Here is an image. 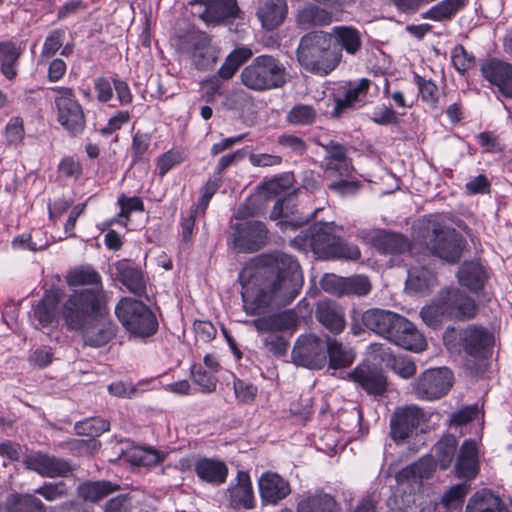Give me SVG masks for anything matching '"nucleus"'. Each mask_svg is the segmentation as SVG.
<instances>
[{
    "instance_id": "nucleus-5",
    "label": "nucleus",
    "mask_w": 512,
    "mask_h": 512,
    "mask_svg": "<svg viewBox=\"0 0 512 512\" xmlns=\"http://www.w3.org/2000/svg\"><path fill=\"white\" fill-rule=\"evenodd\" d=\"M341 232L342 227L333 222H317L301 231L291 240V245L299 251L311 250L318 258L328 260Z\"/></svg>"
},
{
    "instance_id": "nucleus-61",
    "label": "nucleus",
    "mask_w": 512,
    "mask_h": 512,
    "mask_svg": "<svg viewBox=\"0 0 512 512\" xmlns=\"http://www.w3.org/2000/svg\"><path fill=\"white\" fill-rule=\"evenodd\" d=\"M415 83L418 86L419 93L424 102L434 104L438 100V87L431 80H426L418 74L414 76Z\"/></svg>"
},
{
    "instance_id": "nucleus-7",
    "label": "nucleus",
    "mask_w": 512,
    "mask_h": 512,
    "mask_svg": "<svg viewBox=\"0 0 512 512\" xmlns=\"http://www.w3.org/2000/svg\"><path fill=\"white\" fill-rule=\"evenodd\" d=\"M426 245L435 256L456 263L461 257L464 240L454 228L433 223L426 237Z\"/></svg>"
},
{
    "instance_id": "nucleus-44",
    "label": "nucleus",
    "mask_w": 512,
    "mask_h": 512,
    "mask_svg": "<svg viewBox=\"0 0 512 512\" xmlns=\"http://www.w3.org/2000/svg\"><path fill=\"white\" fill-rule=\"evenodd\" d=\"M7 512H46L45 504L31 494H12L5 501Z\"/></svg>"
},
{
    "instance_id": "nucleus-21",
    "label": "nucleus",
    "mask_w": 512,
    "mask_h": 512,
    "mask_svg": "<svg viewBox=\"0 0 512 512\" xmlns=\"http://www.w3.org/2000/svg\"><path fill=\"white\" fill-rule=\"evenodd\" d=\"M460 342L467 354L484 358L493 345V336L483 327L470 325L460 333Z\"/></svg>"
},
{
    "instance_id": "nucleus-8",
    "label": "nucleus",
    "mask_w": 512,
    "mask_h": 512,
    "mask_svg": "<svg viewBox=\"0 0 512 512\" xmlns=\"http://www.w3.org/2000/svg\"><path fill=\"white\" fill-rule=\"evenodd\" d=\"M55 106L58 122L71 134H80L85 128V116L74 92L68 87H55Z\"/></svg>"
},
{
    "instance_id": "nucleus-58",
    "label": "nucleus",
    "mask_w": 512,
    "mask_h": 512,
    "mask_svg": "<svg viewBox=\"0 0 512 512\" xmlns=\"http://www.w3.org/2000/svg\"><path fill=\"white\" fill-rule=\"evenodd\" d=\"M451 59L455 69L464 74L474 66L475 59L462 45H457L451 52Z\"/></svg>"
},
{
    "instance_id": "nucleus-45",
    "label": "nucleus",
    "mask_w": 512,
    "mask_h": 512,
    "mask_svg": "<svg viewBox=\"0 0 512 512\" xmlns=\"http://www.w3.org/2000/svg\"><path fill=\"white\" fill-rule=\"evenodd\" d=\"M21 55L20 49L12 42H0V70L9 80L17 75L18 60Z\"/></svg>"
},
{
    "instance_id": "nucleus-17",
    "label": "nucleus",
    "mask_w": 512,
    "mask_h": 512,
    "mask_svg": "<svg viewBox=\"0 0 512 512\" xmlns=\"http://www.w3.org/2000/svg\"><path fill=\"white\" fill-rule=\"evenodd\" d=\"M328 35L331 37L334 51H339L343 55L355 57L363 48V32L353 25L334 26Z\"/></svg>"
},
{
    "instance_id": "nucleus-50",
    "label": "nucleus",
    "mask_w": 512,
    "mask_h": 512,
    "mask_svg": "<svg viewBox=\"0 0 512 512\" xmlns=\"http://www.w3.org/2000/svg\"><path fill=\"white\" fill-rule=\"evenodd\" d=\"M457 445V439L452 435L445 436L436 443V461L442 470L451 466L456 455Z\"/></svg>"
},
{
    "instance_id": "nucleus-54",
    "label": "nucleus",
    "mask_w": 512,
    "mask_h": 512,
    "mask_svg": "<svg viewBox=\"0 0 512 512\" xmlns=\"http://www.w3.org/2000/svg\"><path fill=\"white\" fill-rule=\"evenodd\" d=\"M361 257V251L355 244L346 242L342 239L341 233L339 234L338 241L334 245L330 259H343L349 261H356Z\"/></svg>"
},
{
    "instance_id": "nucleus-3",
    "label": "nucleus",
    "mask_w": 512,
    "mask_h": 512,
    "mask_svg": "<svg viewBox=\"0 0 512 512\" xmlns=\"http://www.w3.org/2000/svg\"><path fill=\"white\" fill-rule=\"evenodd\" d=\"M104 295L100 289L75 291L61 307V316L70 331L85 330L102 315Z\"/></svg>"
},
{
    "instance_id": "nucleus-55",
    "label": "nucleus",
    "mask_w": 512,
    "mask_h": 512,
    "mask_svg": "<svg viewBox=\"0 0 512 512\" xmlns=\"http://www.w3.org/2000/svg\"><path fill=\"white\" fill-rule=\"evenodd\" d=\"M110 423L101 418H88L84 421L78 422L75 429L80 435L99 436L100 434L108 431Z\"/></svg>"
},
{
    "instance_id": "nucleus-47",
    "label": "nucleus",
    "mask_w": 512,
    "mask_h": 512,
    "mask_svg": "<svg viewBox=\"0 0 512 512\" xmlns=\"http://www.w3.org/2000/svg\"><path fill=\"white\" fill-rule=\"evenodd\" d=\"M326 358H329L332 368H344L350 365L354 360V354L351 349L335 339L326 340Z\"/></svg>"
},
{
    "instance_id": "nucleus-37",
    "label": "nucleus",
    "mask_w": 512,
    "mask_h": 512,
    "mask_svg": "<svg viewBox=\"0 0 512 512\" xmlns=\"http://www.w3.org/2000/svg\"><path fill=\"white\" fill-rule=\"evenodd\" d=\"M257 16L267 30L278 27L286 17L284 0H265L258 8Z\"/></svg>"
},
{
    "instance_id": "nucleus-33",
    "label": "nucleus",
    "mask_w": 512,
    "mask_h": 512,
    "mask_svg": "<svg viewBox=\"0 0 512 512\" xmlns=\"http://www.w3.org/2000/svg\"><path fill=\"white\" fill-rule=\"evenodd\" d=\"M196 475L204 482L211 485H221L225 483L228 476V468L223 461L202 458L195 463Z\"/></svg>"
},
{
    "instance_id": "nucleus-64",
    "label": "nucleus",
    "mask_w": 512,
    "mask_h": 512,
    "mask_svg": "<svg viewBox=\"0 0 512 512\" xmlns=\"http://www.w3.org/2000/svg\"><path fill=\"white\" fill-rule=\"evenodd\" d=\"M183 160L184 155L181 151L169 150L165 152L157 161L159 175L163 177L169 170L180 164Z\"/></svg>"
},
{
    "instance_id": "nucleus-63",
    "label": "nucleus",
    "mask_w": 512,
    "mask_h": 512,
    "mask_svg": "<svg viewBox=\"0 0 512 512\" xmlns=\"http://www.w3.org/2000/svg\"><path fill=\"white\" fill-rule=\"evenodd\" d=\"M262 342L267 351L278 357L285 355L289 346L288 341L279 334H269Z\"/></svg>"
},
{
    "instance_id": "nucleus-38",
    "label": "nucleus",
    "mask_w": 512,
    "mask_h": 512,
    "mask_svg": "<svg viewBox=\"0 0 512 512\" xmlns=\"http://www.w3.org/2000/svg\"><path fill=\"white\" fill-rule=\"evenodd\" d=\"M337 501L328 493L316 492L304 496L297 504V512H340Z\"/></svg>"
},
{
    "instance_id": "nucleus-22",
    "label": "nucleus",
    "mask_w": 512,
    "mask_h": 512,
    "mask_svg": "<svg viewBox=\"0 0 512 512\" xmlns=\"http://www.w3.org/2000/svg\"><path fill=\"white\" fill-rule=\"evenodd\" d=\"M297 203L294 195H289L278 200L270 214L272 220H280L278 225L281 229L298 228L314 217L315 212L310 215L297 216Z\"/></svg>"
},
{
    "instance_id": "nucleus-42",
    "label": "nucleus",
    "mask_w": 512,
    "mask_h": 512,
    "mask_svg": "<svg viewBox=\"0 0 512 512\" xmlns=\"http://www.w3.org/2000/svg\"><path fill=\"white\" fill-rule=\"evenodd\" d=\"M60 293L55 291L53 294L45 295L33 308V318L38 321L39 327H47L55 319L56 307Z\"/></svg>"
},
{
    "instance_id": "nucleus-49",
    "label": "nucleus",
    "mask_w": 512,
    "mask_h": 512,
    "mask_svg": "<svg viewBox=\"0 0 512 512\" xmlns=\"http://www.w3.org/2000/svg\"><path fill=\"white\" fill-rule=\"evenodd\" d=\"M465 5V0H443L422 14L423 19L434 21L449 20Z\"/></svg>"
},
{
    "instance_id": "nucleus-28",
    "label": "nucleus",
    "mask_w": 512,
    "mask_h": 512,
    "mask_svg": "<svg viewBox=\"0 0 512 512\" xmlns=\"http://www.w3.org/2000/svg\"><path fill=\"white\" fill-rule=\"evenodd\" d=\"M402 328H395L390 342L406 350L420 352L425 350L427 343L415 325L403 317Z\"/></svg>"
},
{
    "instance_id": "nucleus-6",
    "label": "nucleus",
    "mask_w": 512,
    "mask_h": 512,
    "mask_svg": "<svg viewBox=\"0 0 512 512\" xmlns=\"http://www.w3.org/2000/svg\"><path fill=\"white\" fill-rule=\"evenodd\" d=\"M119 321L133 336L146 338L158 328L154 313L143 302L133 298H123L115 307Z\"/></svg>"
},
{
    "instance_id": "nucleus-16",
    "label": "nucleus",
    "mask_w": 512,
    "mask_h": 512,
    "mask_svg": "<svg viewBox=\"0 0 512 512\" xmlns=\"http://www.w3.org/2000/svg\"><path fill=\"white\" fill-rule=\"evenodd\" d=\"M362 323L368 330L389 340L395 328H402L403 316L389 310L370 308L362 313Z\"/></svg>"
},
{
    "instance_id": "nucleus-59",
    "label": "nucleus",
    "mask_w": 512,
    "mask_h": 512,
    "mask_svg": "<svg viewBox=\"0 0 512 512\" xmlns=\"http://www.w3.org/2000/svg\"><path fill=\"white\" fill-rule=\"evenodd\" d=\"M233 389L237 400L245 404L252 403L258 393V388L254 384L239 378L234 379Z\"/></svg>"
},
{
    "instance_id": "nucleus-15",
    "label": "nucleus",
    "mask_w": 512,
    "mask_h": 512,
    "mask_svg": "<svg viewBox=\"0 0 512 512\" xmlns=\"http://www.w3.org/2000/svg\"><path fill=\"white\" fill-rule=\"evenodd\" d=\"M423 419L424 414L417 406L397 408L390 419L392 439L400 442L411 437Z\"/></svg>"
},
{
    "instance_id": "nucleus-53",
    "label": "nucleus",
    "mask_w": 512,
    "mask_h": 512,
    "mask_svg": "<svg viewBox=\"0 0 512 512\" xmlns=\"http://www.w3.org/2000/svg\"><path fill=\"white\" fill-rule=\"evenodd\" d=\"M34 494L41 495L47 501H56L70 495V488L65 482H46L34 490Z\"/></svg>"
},
{
    "instance_id": "nucleus-23",
    "label": "nucleus",
    "mask_w": 512,
    "mask_h": 512,
    "mask_svg": "<svg viewBox=\"0 0 512 512\" xmlns=\"http://www.w3.org/2000/svg\"><path fill=\"white\" fill-rule=\"evenodd\" d=\"M200 5L198 16L207 25H216L238 13L236 0H195Z\"/></svg>"
},
{
    "instance_id": "nucleus-20",
    "label": "nucleus",
    "mask_w": 512,
    "mask_h": 512,
    "mask_svg": "<svg viewBox=\"0 0 512 512\" xmlns=\"http://www.w3.org/2000/svg\"><path fill=\"white\" fill-rule=\"evenodd\" d=\"M455 474L465 482L477 477L480 471V461L477 444L474 440H465L458 451L454 466Z\"/></svg>"
},
{
    "instance_id": "nucleus-40",
    "label": "nucleus",
    "mask_w": 512,
    "mask_h": 512,
    "mask_svg": "<svg viewBox=\"0 0 512 512\" xmlns=\"http://www.w3.org/2000/svg\"><path fill=\"white\" fill-rule=\"evenodd\" d=\"M88 326L83 332V341L86 346L99 348L109 343L117 332V326L112 322L102 323L100 326L90 329Z\"/></svg>"
},
{
    "instance_id": "nucleus-39",
    "label": "nucleus",
    "mask_w": 512,
    "mask_h": 512,
    "mask_svg": "<svg viewBox=\"0 0 512 512\" xmlns=\"http://www.w3.org/2000/svg\"><path fill=\"white\" fill-rule=\"evenodd\" d=\"M297 21L305 27L328 26L333 21V14L327 9L310 4L299 10Z\"/></svg>"
},
{
    "instance_id": "nucleus-10",
    "label": "nucleus",
    "mask_w": 512,
    "mask_h": 512,
    "mask_svg": "<svg viewBox=\"0 0 512 512\" xmlns=\"http://www.w3.org/2000/svg\"><path fill=\"white\" fill-rule=\"evenodd\" d=\"M326 341L309 334L300 336L292 350L296 365L310 369H321L326 364Z\"/></svg>"
},
{
    "instance_id": "nucleus-35",
    "label": "nucleus",
    "mask_w": 512,
    "mask_h": 512,
    "mask_svg": "<svg viewBox=\"0 0 512 512\" xmlns=\"http://www.w3.org/2000/svg\"><path fill=\"white\" fill-rule=\"evenodd\" d=\"M457 278L460 285L472 292H477L484 287L487 280L485 268L477 261L464 262L458 272Z\"/></svg>"
},
{
    "instance_id": "nucleus-27",
    "label": "nucleus",
    "mask_w": 512,
    "mask_h": 512,
    "mask_svg": "<svg viewBox=\"0 0 512 512\" xmlns=\"http://www.w3.org/2000/svg\"><path fill=\"white\" fill-rule=\"evenodd\" d=\"M187 50L193 65L198 70H207L215 63L209 49V38L203 33H192L187 37Z\"/></svg>"
},
{
    "instance_id": "nucleus-19",
    "label": "nucleus",
    "mask_w": 512,
    "mask_h": 512,
    "mask_svg": "<svg viewBox=\"0 0 512 512\" xmlns=\"http://www.w3.org/2000/svg\"><path fill=\"white\" fill-rule=\"evenodd\" d=\"M349 378L370 395L378 396L386 391V377L382 370L374 365H358L349 373Z\"/></svg>"
},
{
    "instance_id": "nucleus-56",
    "label": "nucleus",
    "mask_w": 512,
    "mask_h": 512,
    "mask_svg": "<svg viewBox=\"0 0 512 512\" xmlns=\"http://www.w3.org/2000/svg\"><path fill=\"white\" fill-rule=\"evenodd\" d=\"M65 38V31L63 29L52 30L46 37L43 48L41 51V58L48 59L53 57L57 51L62 47Z\"/></svg>"
},
{
    "instance_id": "nucleus-48",
    "label": "nucleus",
    "mask_w": 512,
    "mask_h": 512,
    "mask_svg": "<svg viewBox=\"0 0 512 512\" xmlns=\"http://www.w3.org/2000/svg\"><path fill=\"white\" fill-rule=\"evenodd\" d=\"M66 283L72 287L94 285L96 286L94 289H100L103 292L101 277L99 273L90 266H81L70 270L66 275Z\"/></svg>"
},
{
    "instance_id": "nucleus-26",
    "label": "nucleus",
    "mask_w": 512,
    "mask_h": 512,
    "mask_svg": "<svg viewBox=\"0 0 512 512\" xmlns=\"http://www.w3.org/2000/svg\"><path fill=\"white\" fill-rule=\"evenodd\" d=\"M482 74L489 82L497 86L502 94L512 98V65L490 60L483 64Z\"/></svg>"
},
{
    "instance_id": "nucleus-2",
    "label": "nucleus",
    "mask_w": 512,
    "mask_h": 512,
    "mask_svg": "<svg viewBox=\"0 0 512 512\" xmlns=\"http://www.w3.org/2000/svg\"><path fill=\"white\" fill-rule=\"evenodd\" d=\"M299 64L308 72L325 76L342 61V54L334 51L328 32L319 30L305 34L297 48Z\"/></svg>"
},
{
    "instance_id": "nucleus-43",
    "label": "nucleus",
    "mask_w": 512,
    "mask_h": 512,
    "mask_svg": "<svg viewBox=\"0 0 512 512\" xmlns=\"http://www.w3.org/2000/svg\"><path fill=\"white\" fill-rule=\"evenodd\" d=\"M436 283L434 273L424 266H413L408 270L406 287L417 293L429 290Z\"/></svg>"
},
{
    "instance_id": "nucleus-4",
    "label": "nucleus",
    "mask_w": 512,
    "mask_h": 512,
    "mask_svg": "<svg viewBox=\"0 0 512 512\" xmlns=\"http://www.w3.org/2000/svg\"><path fill=\"white\" fill-rule=\"evenodd\" d=\"M287 70L279 59L260 55L241 71V82L250 90L264 92L282 88L287 83Z\"/></svg>"
},
{
    "instance_id": "nucleus-62",
    "label": "nucleus",
    "mask_w": 512,
    "mask_h": 512,
    "mask_svg": "<svg viewBox=\"0 0 512 512\" xmlns=\"http://www.w3.org/2000/svg\"><path fill=\"white\" fill-rule=\"evenodd\" d=\"M5 135L10 145H18L24 139V125L20 117H12L6 125Z\"/></svg>"
},
{
    "instance_id": "nucleus-24",
    "label": "nucleus",
    "mask_w": 512,
    "mask_h": 512,
    "mask_svg": "<svg viewBox=\"0 0 512 512\" xmlns=\"http://www.w3.org/2000/svg\"><path fill=\"white\" fill-rule=\"evenodd\" d=\"M315 317L331 333L339 334L345 329L344 308L332 300L319 301L316 305Z\"/></svg>"
},
{
    "instance_id": "nucleus-14",
    "label": "nucleus",
    "mask_w": 512,
    "mask_h": 512,
    "mask_svg": "<svg viewBox=\"0 0 512 512\" xmlns=\"http://www.w3.org/2000/svg\"><path fill=\"white\" fill-rule=\"evenodd\" d=\"M321 287L326 292L342 296L363 297L370 293L372 284L365 275L340 277L334 274L325 275L321 280Z\"/></svg>"
},
{
    "instance_id": "nucleus-31",
    "label": "nucleus",
    "mask_w": 512,
    "mask_h": 512,
    "mask_svg": "<svg viewBox=\"0 0 512 512\" xmlns=\"http://www.w3.org/2000/svg\"><path fill=\"white\" fill-rule=\"evenodd\" d=\"M230 501L234 507L252 509L255 506V497L250 476L245 471H238L236 483L228 488Z\"/></svg>"
},
{
    "instance_id": "nucleus-25",
    "label": "nucleus",
    "mask_w": 512,
    "mask_h": 512,
    "mask_svg": "<svg viewBox=\"0 0 512 512\" xmlns=\"http://www.w3.org/2000/svg\"><path fill=\"white\" fill-rule=\"evenodd\" d=\"M259 492L263 502L277 504L290 494V485L280 475L265 472L258 480Z\"/></svg>"
},
{
    "instance_id": "nucleus-57",
    "label": "nucleus",
    "mask_w": 512,
    "mask_h": 512,
    "mask_svg": "<svg viewBox=\"0 0 512 512\" xmlns=\"http://www.w3.org/2000/svg\"><path fill=\"white\" fill-rule=\"evenodd\" d=\"M420 316L428 326L434 328L439 326L442 319L445 318L444 309L439 297L433 304L423 307L420 311Z\"/></svg>"
},
{
    "instance_id": "nucleus-18",
    "label": "nucleus",
    "mask_w": 512,
    "mask_h": 512,
    "mask_svg": "<svg viewBox=\"0 0 512 512\" xmlns=\"http://www.w3.org/2000/svg\"><path fill=\"white\" fill-rule=\"evenodd\" d=\"M24 462L28 469L48 478L65 477L73 470L68 461L40 452L27 456Z\"/></svg>"
},
{
    "instance_id": "nucleus-34",
    "label": "nucleus",
    "mask_w": 512,
    "mask_h": 512,
    "mask_svg": "<svg viewBox=\"0 0 512 512\" xmlns=\"http://www.w3.org/2000/svg\"><path fill=\"white\" fill-rule=\"evenodd\" d=\"M435 470V464L431 457H422L413 464L403 468L396 474L399 484H417L423 479H428Z\"/></svg>"
},
{
    "instance_id": "nucleus-60",
    "label": "nucleus",
    "mask_w": 512,
    "mask_h": 512,
    "mask_svg": "<svg viewBox=\"0 0 512 512\" xmlns=\"http://www.w3.org/2000/svg\"><path fill=\"white\" fill-rule=\"evenodd\" d=\"M151 143V135L148 133L136 132L132 139L131 151L133 163L139 162L144 158Z\"/></svg>"
},
{
    "instance_id": "nucleus-32",
    "label": "nucleus",
    "mask_w": 512,
    "mask_h": 512,
    "mask_svg": "<svg viewBox=\"0 0 512 512\" xmlns=\"http://www.w3.org/2000/svg\"><path fill=\"white\" fill-rule=\"evenodd\" d=\"M465 512H509V509L498 495L484 488L469 498Z\"/></svg>"
},
{
    "instance_id": "nucleus-52",
    "label": "nucleus",
    "mask_w": 512,
    "mask_h": 512,
    "mask_svg": "<svg viewBox=\"0 0 512 512\" xmlns=\"http://www.w3.org/2000/svg\"><path fill=\"white\" fill-rule=\"evenodd\" d=\"M128 460L137 466H153L161 461L160 454L151 448L135 447L127 453Z\"/></svg>"
},
{
    "instance_id": "nucleus-13",
    "label": "nucleus",
    "mask_w": 512,
    "mask_h": 512,
    "mask_svg": "<svg viewBox=\"0 0 512 512\" xmlns=\"http://www.w3.org/2000/svg\"><path fill=\"white\" fill-rule=\"evenodd\" d=\"M445 319L465 321L477 312L475 301L457 288H446L439 293Z\"/></svg>"
},
{
    "instance_id": "nucleus-41",
    "label": "nucleus",
    "mask_w": 512,
    "mask_h": 512,
    "mask_svg": "<svg viewBox=\"0 0 512 512\" xmlns=\"http://www.w3.org/2000/svg\"><path fill=\"white\" fill-rule=\"evenodd\" d=\"M118 489L119 485L110 481H87L79 485L78 494L85 501L98 502Z\"/></svg>"
},
{
    "instance_id": "nucleus-12",
    "label": "nucleus",
    "mask_w": 512,
    "mask_h": 512,
    "mask_svg": "<svg viewBox=\"0 0 512 512\" xmlns=\"http://www.w3.org/2000/svg\"><path fill=\"white\" fill-rule=\"evenodd\" d=\"M325 151L323 169L328 178L350 177L354 171L352 160L348 157V147L335 140L319 141Z\"/></svg>"
},
{
    "instance_id": "nucleus-36",
    "label": "nucleus",
    "mask_w": 512,
    "mask_h": 512,
    "mask_svg": "<svg viewBox=\"0 0 512 512\" xmlns=\"http://www.w3.org/2000/svg\"><path fill=\"white\" fill-rule=\"evenodd\" d=\"M373 246L383 254H401L410 247L409 240L399 233L378 231L372 237Z\"/></svg>"
},
{
    "instance_id": "nucleus-1",
    "label": "nucleus",
    "mask_w": 512,
    "mask_h": 512,
    "mask_svg": "<svg viewBox=\"0 0 512 512\" xmlns=\"http://www.w3.org/2000/svg\"><path fill=\"white\" fill-rule=\"evenodd\" d=\"M244 311L262 315L272 305H287L299 294L303 275L298 261L276 253L264 261L248 265L239 274Z\"/></svg>"
},
{
    "instance_id": "nucleus-11",
    "label": "nucleus",
    "mask_w": 512,
    "mask_h": 512,
    "mask_svg": "<svg viewBox=\"0 0 512 512\" xmlns=\"http://www.w3.org/2000/svg\"><path fill=\"white\" fill-rule=\"evenodd\" d=\"M232 240L239 252H255L268 241V230L263 222L246 221L232 226Z\"/></svg>"
},
{
    "instance_id": "nucleus-30",
    "label": "nucleus",
    "mask_w": 512,
    "mask_h": 512,
    "mask_svg": "<svg viewBox=\"0 0 512 512\" xmlns=\"http://www.w3.org/2000/svg\"><path fill=\"white\" fill-rule=\"evenodd\" d=\"M295 314L291 311L270 314L268 316L258 317L251 324L259 333L277 334L296 326Z\"/></svg>"
},
{
    "instance_id": "nucleus-46",
    "label": "nucleus",
    "mask_w": 512,
    "mask_h": 512,
    "mask_svg": "<svg viewBox=\"0 0 512 512\" xmlns=\"http://www.w3.org/2000/svg\"><path fill=\"white\" fill-rule=\"evenodd\" d=\"M117 270L120 282L126 286L130 292L136 295L145 293L146 285L141 270L126 263L119 264Z\"/></svg>"
},
{
    "instance_id": "nucleus-29",
    "label": "nucleus",
    "mask_w": 512,
    "mask_h": 512,
    "mask_svg": "<svg viewBox=\"0 0 512 512\" xmlns=\"http://www.w3.org/2000/svg\"><path fill=\"white\" fill-rule=\"evenodd\" d=\"M371 81L366 78L360 79L357 83L351 84L343 98L335 101L333 114L340 116L347 109H357L367 102V93Z\"/></svg>"
},
{
    "instance_id": "nucleus-51",
    "label": "nucleus",
    "mask_w": 512,
    "mask_h": 512,
    "mask_svg": "<svg viewBox=\"0 0 512 512\" xmlns=\"http://www.w3.org/2000/svg\"><path fill=\"white\" fill-rule=\"evenodd\" d=\"M317 112L311 105H295L286 115V120L292 125H311L315 122Z\"/></svg>"
},
{
    "instance_id": "nucleus-9",
    "label": "nucleus",
    "mask_w": 512,
    "mask_h": 512,
    "mask_svg": "<svg viewBox=\"0 0 512 512\" xmlns=\"http://www.w3.org/2000/svg\"><path fill=\"white\" fill-rule=\"evenodd\" d=\"M453 380V373L446 367L428 369L416 379L413 390L419 399L437 400L450 391Z\"/></svg>"
}]
</instances>
